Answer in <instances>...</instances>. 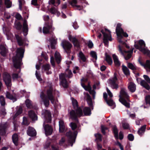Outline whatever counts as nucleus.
I'll list each match as a JSON object with an SVG mask.
<instances>
[{
  "label": "nucleus",
  "mask_w": 150,
  "mask_h": 150,
  "mask_svg": "<svg viewBox=\"0 0 150 150\" xmlns=\"http://www.w3.org/2000/svg\"><path fill=\"white\" fill-rule=\"evenodd\" d=\"M53 89L52 86H50L46 90V95L43 92H42L40 97L44 105L46 107H48L50 104V100L52 104H54L55 99L53 94Z\"/></svg>",
  "instance_id": "obj_1"
},
{
  "label": "nucleus",
  "mask_w": 150,
  "mask_h": 150,
  "mask_svg": "<svg viewBox=\"0 0 150 150\" xmlns=\"http://www.w3.org/2000/svg\"><path fill=\"white\" fill-rule=\"evenodd\" d=\"M25 50L22 47L18 48L16 55L13 57L14 67L16 69H19V72L21 70V67L22 63V59L23 57Z\"/></svg>",
  "instance_id": "obj_2"
},
{
  "label": "nucleus",
  "mask_w": 150,
  "mask_h": 150,
  "mask_svg": "<svg viewBox=\"0 0 150 150\" xmlns=\"http://www.w3.org/2000/svg\"><path fill=\"white\" fill-rule=\"evenodd\" d=\"M136 42H135L134 46L136 49L139 50L144 54H146L150 57V51L145 49V43L143 40H139L138 44H136Z\"/></svg>",
  "instance_id": "obj_3"
},
{
  "label": "nucleus",
  "mask_w": 150,
  "mask_h": 150,
  "mask_svg": "<svg viewBox=\"0 0 150 150\" xmlns=\"http://www.w3.org/2000/svg\"><path fill=\"white\" fill-rule=\"evenodd\" d=\"M70 115L71 118L74 121L71 122L70 126L73 130H74L78 127L77 125L79 124V119L74 110H72L70 112Z\"/></svg>",
  "instance_id": "obj_4"
},
{
  "label": "nucleus",
  "mask_w": 150,
  "mask_h": 150,
  "mask_svg": "<svg viewBox=\"0 0 150 150\" xmlns=\"http://www.w3.org/2000/svg\"><path fill=\"white\" fill-rule=\"evenodd\" d=\"M78 134L77 131H74L73 132L69 131L66 133V134L68 138V142L69 145L72 146L74 143L75 141V140Z\"/></svg>",
  "instance_id": "obj_5"
},
{
  "label": "nucleus",
  "mask_w": 150,
  "mask_h": 150,
  "mask_svg": "<svg viewBox=\"0 0 150 150\" xmlns=\"http://www.w3.org/2000/svg\"><path fill=\"white\" fill-rule=\"evenodd\" d=\"M105 32H108L109 33V35L106 33L103 29L101 30V32L102 33L103 35V43L105 44V46L108 45V40L111 41L112 40V38L111 35L110 34V31L108 29L105 28Z\"/></svg>",
  "instance_id": "obj_6"
},
{
  "label": "nucleus",
  "mask_w": 150,
  "mask_h": 150,
  "mask_svg": "<svg viewBox=\"0 0 150 150\" xmlns=\"http://www.w3.org/2000/svg\"><path fill=\"white\" fill-rule=\"evenodd\" d=\"M3 79L7 88L11 85V75L8 73H4L3 75Z\"/></svg>",
  "instance_id": "obj_7"
},
{
  "label": "nucleus",
  "mask_w": 150,
  "mask_h": 150,
  "mask_svg": "<svg viewBox=\"0 0 150 150\" xmlns=\"http://www.w3.org/2000/svg\"><path fill=\"white\" fill-rule=\"evenodd\" d=\"M63 48L65 51L68 54L71 52V49L72 47V44L67 41H63L61 43Z\"/></svg>",
  "instance_id": "obj_8"
},
{
  "label": "nucleus",
  "mask_w": 150,
  "mask_h": 150,
  "mask_svg": "<svg viewBox=\"0 0 150 150\" xmlns=\"http://www.w3.org/2000/svg\"><path fill=\"white\" fill-rule=\"evenodd\" d=\"M59 78L60 81L61 85L64 88H67L69 85L67 81L65 78V76L64 74L62 73L59 75Z\"/></svg>",
  "instance_id": "obj_9"
},
{
  "label": "nucleus",
  "mask_w": 150,
  "mask_h": 150,
  "mask_svg": "<svg viewBox=\"0 0 150 150\" xmlns=\"http://www.w3.org/2000/svg\"><path fill=\"white\" fill-rule=\"evenodd\" d=\"M54 29V28H52V24L47 22L45 23V26L43 27V32L44 34H49L50 33V31H52Z\"/></svg>",
  "instance_id": "obj_10"
},
{
  "label": "nucleus",
  "mask_w": 150,
  "mask_h": 150,
  "mask_svg": "<svg viewBox=\"0 0 150 150\" xmlns=\"http://www.w3.org/2000/svg\"><path fill=\"white\" fill-rule=\"evenodd\" d=\"M117 80V74L114 73V77L112 79L110 80V83L111 85V87L113 89H117L118 88V85L116 83V81Z\"/></svg>",
  "instance_id": "obj_11"
},
{
  "label": "nucleus",
  "mask_w": 150,
  "mask_h": 150,
  "mask_svg": "<svg viewBox=\"0 0 150 150\" xmlns=\"http://www.w3.org/2000/svg\"><path fill=\"white\" fill-rule=\"evenodd\" d=\"M43 125L45 130V134L47 136L51 135L53 131V129L51 126L48 124L45 125V122L43 123Z\"/></svg>",
  "instance_id": "obj_12"
},
{
  "label": "nucleus",
  "mask_w": 150,
  "mask_h": 150,
  "mask_svg": "<svg viewBox=\"0 0 150 150\" xmlns=\"http://www.w3.org/2000/svg\"><path fill=\"white\" fill-rule=\"evenodd\" d=\"M59 132L60 133H65L66 131V126H65L64 121L60 120L59 122Z\"/></svg>",
  "instance_id": "obj_13"
},
{
  "label": "nucleus",
  "mask_w": 150,
  "mask_h": 150,
  "mask_svg": "<svg viewBox=\"0 0 150 150\" xmlns=\"http://www.w3.org/2000/svg\"><path fill=\"white\" fill-rule=\"evenodd\" d=\"M69 39L70 41L72 42L74 47H77L78 49L80 48L79 42L75 37H73L70 35H69Z\"/></svg>",
  "instance_id": "obj_14"
},
{
  "label": "nucleus",
  "mask_w": 150,
  "mask_h": 150,
  "mask_svg": "<svg viewBox=\"0 0 150 150\" xmlns=\"http://www.w3.org/2000/svg\"><path fill=\"white\" fill-rule=\"evenodd\" d=\"M44 117L47 122H51L52 116L50 111L48 110H45L44 112Z\"/></svg>",
  "instance_id": "obj_15"
},
{
  "label": "nucleus",
  "mask_w": 150,
  "mask_h": 150,
  "mask_svg": "<svg viewBox=\"0 0 150 150\" xmlns=\"http://www.w3.org/2000/svg\"><path fill=\"white\" fill-rule=\"evenodd\" d=\"M27 134L30 137H33L35 136L37 133L35 129L29 126L27 131Z\"/></svg>",
  "instance_id": "obj_16"
},
{
  "label": "nucleus",
  "mask_w": 150,
  "mask_h": 150,
  "mask_svg": "<svg viewBox=\"0 0 150 150\" xmlns=\"http://www.w3.org/2000/svg\"><path fill=\"white\" fill-rule=\"evenodd\" d=\"M121 37L119 36V35H117L118 42L119 43L122 44H126V42L123 41L122 39L123 38V37L126 38L128 37V34L126 32H125L123 30V32H121Z\"/></svg>",
  "instance_id": "obj_17"
},
{
  "label": "nucleus",
  "mask_w": 150,
  "mask_h": 150,
  "mask_svg": "<svg viewBox=\"0 0 150 150\" xmlns=\"http://www.w3.org/2000/svg\"><path fill=\"white\" fill-rule=\"evenodd\" d=\"M28 115L29 117L33 121L37 120V116L33 110H31L29 111L28 112Z\"/></svg>",
  "instance_id": "obj_18"
},
{
  "label": "nucleus",
  "mask_w": 150,
  "mask_h": 150,
  "mask_svg": "<svg viewBox=\"0 0 150 150\" xmlns=\"http://www.w3.org/2000/svg\"><path fill=\"white\" fill-rule=\"evenodd\" d=\"M119 97L120 98H125L127 99L129 98V96L125 91V89L121 88L120 92V95Z\"/></svg>",
  "instance_id": "obj_19"
},
{
  "label": "nucleus",
  "mask_w": 150,
  "mask_h": 150,
  "mask_svg": "<svg viewBox=\"0 0 150 150\" xmlns=\"http://www.w3.org/2000/svg\"><path fill=\"white\" fill-rule=\"evenodd\" d=\"M28 26L27 24V21L24 20L23 24V32L24 36H26L28 34Z\"/></svg>",
  "instance_id": "obj_20"
},
{
  "label": "nucleus",
  "mask_w": 150,
  "mask_h": 150,
  "mask_svg": "<svg viewBox=\"0 0 150 150\" xmlns=\"http://www.w3.org/2000/svg\"><path fill=\"white\" fill-rule=\"evenodd\" d=\"M8 51V49L3 45H0V53L2 56H5Z\"/></svg>",
  "instance_id": "obj_21"
},
{
  "label": "nucleus",
  "mask_w": 150,
  "mask_h": 150,
  "mask_svg": "<svg viewBox=\"0 0 150 150\" xmlns=\"http://www.w3.org/2000/svg\"><path fill=\"white\" fill-rule=\"evenodd\" d=\"M138 62L139 64L144 68H147L150 69V61L149 60H146V63L144 64L141 61L140 58H139L138 59Z\"/></svg>",
  "instance_id": "obj_22"
},
{
  "label": "nucleus",
  "mask_w": 150,
  "mask_h": 150,
  "mask_svg": "<svg viewBox=\"0 0 150 150\" xmlns=\"http://www.w3.org/2000/svg\"><path fill=\"white\" fill-rule=\"evenodd\" d=\"M121 24L120 23H118L117 24L116 28V33L117 35L121 37V32H123V29L121 28Z\"/></svg>",
  "instance_id": "obj_23"
},
{
  "label": "nucleus",
  "mask_w": 150,
  "mask_h": 150,
  "mask_svg": "<svg viewBox=\"0 0 150 150\" xmlns=\"http://www.w3.org/2000/svg\"><path fill=\"white\" fill-rule=\"evenodd\" d=\"M148 83L144 80H141L140 82V85L147 90H149L150 89V86Z\"/></svg>",
  "instance_id": "obj_24"
},
{
  "label": "nucleus",
  "mask_w": 150,
  "mask_h": 150,
  "mask_svg": "<svg viewBox=\"0 0 150 150\" xmlns=\"http://www.w3.org/2000/svg\"><path fill=\"white\" fill-rule=\"evenodd\" d=\"M78 57H79V61L80 63L81 62V60H82L83 62H86V58L85 56L81 51L79 52V54L78 55Z\"/></svg>",
  "instance_id": "obj_25"
},
{
  "label": "nucleus",
  "mask_w": 150,
  "mask_h": 150,
  "mask_svg": "<svg viewBox=\"0 0 150 150\" xmlns=\"http://www.w3.org/2000/svg\"><path fill=\"white\" fill-rule=\"evenodd\" d=\"M128 88L131 92L134 93L136 90V85L133 82H131L128 86Z\"/></svg>",
  "instance_id": "obj_26"
},
{
  "label": "nucleus",
  "mask_w": 150,
  "mask_h": 150,
  "mask_svg": "<svg viewBox=\"0 0 150 150\" xmlns=\"http://www.w3.org/2000/svg\"><path fill=\"white\" fill-rule=\"evenodd\" d=\"M91 108L88 107H84L83 110V112L85 116H89L91 113Z\"/></svg>",
  "instance_id": "obj_27"
},
{
  "label": "nucleus",
  "mask_w": 150,
  "mask_h": 150,
  "mask_svg": "<svg viewBox=\"0 0 150 150\" xmlns=\"http://www.w3.org/2000/svg\"><path fill=\"white\" fill-rule=\"evenodd\" d=\"M6 97L7 98L12 100L13 102H15L17 100L15 96H13L8 91L6 93Z\"/></svg>",
  "instance_id": "obj_28"
},
{
  "label": "nucleus",
  "mask_w": 150,
  "mask_h": 150,
  "mask_svg": "<svg viewBox=\"0 0 150 150\" xmlns=\"http://www.w3.org/2000/svg\"><path fill=\"white\" fill-rule=\"evenodd\" d=\"M88 105L92 110L93 109V106L92 102V99L90 95H88L87 96V97L86 99Z\"/></svg>",
  "instance_id": "obj_29"
},
{
  "label": "nucleus",
  "mask_w": 150,
  "mask_h": 150,
  "mask_svg": "<svg viewBox=\"0 0 150 150\" xmlns=\"http://www.w3.org/2000/svg\"><path fill=\"white\" fill-rule=\"evenodd\" d=\"M112 132L114 134V136L116 139H119L118 136V130L117 128L116 125H115L112 127Z\"/></svg>",
  "instance_id": "obj_30"
},
{
  "label": "nucleus",
  "mask_w": 150,
  "mask_h": 150,
  "mask_svg": "<svg viewBox=\"0 0 150 150\" xmlns=\"http://www.w3.org/2000/svg\"><path fill=\"white\" fill-rule=\"evenodd\" d=\"M146 127V125H144L143 126H142L137 131V133L140 136H142L144 134V132L145 131Z\"/></svg>",
  "instance_id": "obj_31"
},
{
  "label": "nucleus",
  "mask_w": 150,
  "mask_h": 150,
  "mask_svg": "<svg viewBox=\"0 0 150 150\" xmlns=\"http://www.w3.org/2000/svg\"><path fill=\"white\" fill-rule=\"evenodd\" d=\"M15 36L18 43L20 46H23V41L21 37L17 34H15Z\"/></svg>",
  "instance_id": "obj_32"
},
{
  "label": "nucleus",
  "mask_w": 150,
  "mask_h": 150,
  "mask_svg": "<svg viewBox=\"0 0 150 150\" xmlns=\"http://www.w3.org/2000/svg\"><path fill=\"white\" fill-rule=\"evenodd\" d=\"M114 62L116 66L119 67L120 65V63L118 60L117 57L114 54L112 55Z\"/></svg>",
  "instance_id": "obj_33"
},
{
  "label": "nucleus",
  "mask_w": 150,
  "mask_h": 150,
  "mask_svg": "<svg viewBox=\"0 0 150 150\" xmlns=\"http://www.w3.org/2000/svg\"><path fill=\"white\" fill-rule=\"evenodd\" d=\"M12 140L14 144L16 145H17L18 144V136L17 134L15 133L12 136Z\"/></svg>",
  "instance_id": "obj_34"
},
{
  "label": "nucleus",
  "mask_w": 150,
  "mask_h": 150,
  "mask_svg": "<svg viewBox=\"0 0 150 150\" xmlns=\"http://www.w3.org/2000/svg\"><path fill=\"white\" fill-rule=\"evenodd\" d=\"M119 101L122 104L127 108L130 107V104L127 102L124 98H120L119 100Z\"/></svg>",
  "instance_id": "obj_35"
},
{
  "label": "nucleus",
  "mask_w": 150,
  "mask_h": 150,
  "mask_svg": "<svg viewBox=\"0 0 150 150\" xmlns=\"http://www.w3.org/2000/svg\"><path fill=\"white\" fill-rule=\"evenodd\" d=\"M76 112H75L77 116L79 117L82 116L83 115V111L81 108L79 106L78 108H76Z\"/></svg>",
  "instance_id": "obj_36"
},
{
  "label": "nucleus",
  "mask_w": 150,
  "mask_h": 150,
  "mask_svg": "<svg viewBox=\"0 0 150 150\" xmlns=\"http://www.w3.org/2000/svg\"><path fill=\"white\" fill-rule=\"evenodd\" d=\"M122 70L124 74L126 76L130 75L129 70L125 66L122 65Z\"/></svg>",
  "instance_id": "obj_37"
},
{
  "label": "nucleus",
  "mask_w": 150,
  "mask_h": 150,
  "mask_svg": "<svg viewBox=\"0 0 150 150\" xmlns=\"http://www.w3.org/2000/svg\"><path fill=\"white\" fill-rule=\"evenodd\" d=\"M49 4H52L55 6H57L60 4V0H50L49 2Z\"/></svg>",
  "instance_id": "obj_38"
},
{
  "label": "nucleus",
  "mask_w": 150,
  "mask_h": 150,
  "mask_svg": "<svg viewBox=\"0 0 150 150\" xmlns=\"http://www.w3.org/2000/svg\"><path fill=\"white\" fill-rule=\"evenodd\" d=\"M23 111V109L21 106H20L17 110L16 112L13 117V119H15L18 115L21 114Z\"/></svg>",
  "instance_id": "obj_39"
},
{
  "label": "nucleus",
  "mask_w": 150,
  "mask_h": 150,
  "mask_svg": "<svg viewBox=\"0 0 150 150\" xmlns=\"http://www.w3.org/2000/svg\"><path fill=\"white\" fill-rule=\"evenodd\" d=\"M71 99L72 101V105L74 108L76 109V108H78L79 106L78 102L73 97H71Z\"/></svg>",
  "instance_id": "obj_40"
},
{
  "label": "nucleus",
  "mask_w": 150,
  "mask_h": 150,
  "mask_svg": "<svg viewBox=\"0 0 150 150\" xmlns=\"http://www.w3.org/2000/svg\"><path fill=\"white\" fill-rule=\"evenodd\" d=\"M6 127L5 125L0 126V135H4L6 134Z\"/></svg>",
  "instance_id": "obj_41"
},
{
  "label": "nucleus",
  "mask_w": 150,
  "mask_h": 150,
  "mask_svg": "<svg viewBox=\"0 0 150 150\" xmlns=\"http://www.w3.org/2000/svg\"><path fill=\"white\" fill-rule=\"evenodd\" d=\"M26 106L28 108L31 109L33 106L32 104V101L29 99H27L25 101Z\"/></svg>",
  "instance_id": "obj_42"
},
{
  "label": "nucleus",
  "mask_w": 150,
  "mask_h": 150,
  "mask_svg": "<svg viewBox=\"0 0 150 150\" xmlns=\"http://www.w3.org/2000/svg\"><path fill=\"white\" fill-rule=\"evenodd\" d=\"M40 0H32L31 1V4L36 6L37 8H40V5L39 3H40Z\"/></svg>",
  "instance_id": "obj_43"
},
{
  "label": "nucleus",
  "mask_w": 150,
  "mask_h": 150,
  "mask_svg": "<svg viewBox=\"0 0 150 150\" xmlns=\"http://www.w3.org/2000/svg\"><path fill=\"white\" fill-rule=\"evenodd\" d=\"M55 57L56 62L58 64H59L61 62V57L59 56V54L58 52H56L55 53Z\"/></svg>",
  "instance_id": "obj_44"
},
{
  "label": "nucleus",
  "mask_w": 150,
  "mask_h": 150,
  "mask_svg": "<svg viewBox=\"0 0 150 150\" xmlns=\"http://www.w3.org/2000/svg\"><path fill=\"white\" fill-rule=\"evenodd\" d=\"M107 104L110 106L113 107L114 108L115 106V103L112 99H110L106 102Z\"/></svg>",
  "instance_id": "obj_45"
},
{
  "label": "nucleus",
  "mask_w": 150,
  "mask_h": 150,
  "mask_svg": "<svg viewBox=\"0 0 150 150\" xmlns=\"http://www.w3.org/2000/svg\"><path fill=\"white\" fill-rule=\"evenodd\" d=\"M105 61L109 65H111L112 63V61L111 57L108 55L106 56Z\"/></svg>",
  "instance_id": "obj_46"
},
{
  "label": "nucleus",
  "mask_w": 150,
  "mask_h": 150,
  "mask_svg": "<svg viewBox=\"0 0 150 150\" xmlns=\"http://www.w3.org/2000/svg\"><path fill=\"white\" fill-rule=\"evenodd\" d=\"M0 103L2 106H4L6 104L5 98L2 95L0 96Z\"/></svg>",
  "instance_id": "obj_47"
},
{
  "label": "nucleus",
  "mask_w": 150,
  "mask_h": 150,
  "mask_svg": "<svg viewBox=\"0 0 150 150\" xmlns=\"http://www.w3.org/2000/svg\"><path fill=\"white\" fill-rule=\"evenodd\" d=\"M50 68V65L49 64L43 65L42 66V69L45 71H49Z\"/></svg>",
  "instance_id": "obj_48"
},
{
  "label": "nucleus",
  "mask_w": 150,
  "mask_h": 150,
  "mask_svg": "<svg viewBox=\"0 0 150 150\" xmlns=\"http://www.w3.org/2000/svg\"><path fill=\"white\" fill-rule=\"evenodd\" d=\"M132 51H127V52L128 53L126 56H125V58L126 60H128L131 58L132 57Z\"/></svg>",
  "instance_id": "obj_49"
},
{
  "label": "nucleus",
  "mask_w": 150,
  "mask_h": 150,
  "mask_svg": "<svg viewBox=\"0 0 150 150\" xmlns=\"http://www.w3.org/2000/svg\"><path fill=\"white\" fill-rule=\"evenodd\" d=\"M5 4L7 8H10L11 6L12 2L10 0H5Z\"/></svg>",
  "instance_id": "obj_50"
},
{
  "label": "nucleus",
  "mask_w": 150,
  "mask_h": 150,
  "mask_svg": "<svg viewBox=\"0 0 150 150\" xmlns=\"http://www.w3.org/2000/svg\"><path fill=\"white\" fill-rule=\"evenodd\" d=\"M100 84L99 82L98 81L94 83V85L93 86V88L94 90H96V88L98 89L100 88Z\"/></svg>",
  "instance_id": "obj_51"
},
{
  "label": "nucleus",
  "mask_w": 150,
  "mask_h": 150,
  "mask_svg": "<svg viewBox=\"0 0 150 150\" xmlns=\"http://www.w3.org/2000/svg\"><path fill=\"white\" fill-rule=\"evenodd\" d=\"M15 27L17 30H20L22 28V25L20 22H18L15 24Z\"/></svg>",
  "instance_id": "obj_52"
},
{
  "label": "nucleus",
  "mask_w": 150,
  "mask_h": 150,
  "mask_svg": "<svg viewBox=\"0 0 150 150\" xmlns=\"http://www.w3.org/2000/svg\"><path fill=\"white\" fill-rule=\"evenodd\" d=\"M127 66L130 69L132 70L133 71H134L135 67V65H134L133 64L131 63H128L127 64Z\"/></svg>",
  "instance_id": "obj_53"
},
{
  "label": "nucleus",
  "mask_w": 150,
  "mask_h": 150,
  "mask_svg": "<svg viewBox=\"0 0 150 150\" xmlns=\"http://www.w3.org/2000/svg\"><path fill=\"white\" fill-rule=\"evenodd\" d=\"M145 99L146 104L150 105V95L146 96L145 97Z\"/></svg>",
  "instance_id": "obj_54"
},
{
  "label": "nucleus",
  "mask_w": 150,
  "mask_h": 150,
  "mask_svg": "<svg viewBox=\"0 0 150 150\" xmlns=\"http://www.w3.org/2000/svg\"><path fill=\"white\" fill-rule=\"evenodd\" d=\"M68 3L72 6L74 7V5H76L77 3V0H71V1H69Z\"/></svg>",
  "instance_id": "obj_55"
},
{
  "label": "nucleus",
  "mask_w": 150,
  "mask_h": 150,
  "mask_svg": "<svg viewBox=\"0 0 150 150\" xmlns=\"http://www.w3.org/2000/svg\"><path fill=\"white\" fill-rule=\"evenodd\" d=\"M122 126L125 129H128L129 128V125L127 123H122Z\"/></svg>",
  "instance_id": "obj_56"
},
{
  "label": "nucleus",
  "mask_w": 150,
  "mask_h": 150,
  "mask_svg": "<svg viewBox=\"0 0 150 150\" xmlns=\"http://www.w3.org/2000/svg\"><path fill=\"white\" fill-rule=\"evenodd\" d=\"M22 123L23 125H28L29 124V122L26 117H23Z\"/></svg>",
  "instance_id": "obj_57"
},
{
  "label": "nucleus",
  "mask_w": 150,
  "mask_h": 150,
  "mask_svg": "<svg viewBox=\"0 0 150 150\" xmlns=\"http://www.w3.org/2000/svg\"><path fill=\"white\" fill-rule=\"evenodd\" d=\"M101 128L102 133L103 135H105L106 134L105 130H107L108 129V128L103 125H101Z\"/></svg>",
  "instance_id": "obj_58"
},
{
  "label": "nucleus",
  "mask_w": 150,
  "mask_h": 150,
  "mask_svg": "<svg viewBox=\"0 0 150 150\" xmlns=\"http://www.w3.org/2000/svg\"><path fill=\"white\" fill-rule=\"evenodd\" d=\"M127 138L129 141H132L134 140V137L132 134H130L128 135Z\"/></svg>",
  "instance_id": "obj_59"
},
{
  "label": "nucleus",
  "mask_w": 150,
  "mask_h": 150,
  "mask_svg": "<svg viewBox=\"0 0 150 150\" xmlns=\"http://www.w3.org/2000/svg\"><path fill=\"white\" fill-rule=\"evenodd\" d=\"M91 56L95 59L96 60L97 59V57L96 53L95 52L92 51L91 52Z\"/></svg>",
  "instance_id": "obj_60"
},
{
  "label": "nucleus",
  "mask_w": 150,
  "mask_h": 150,
  "mask_svg": "<svg viewBox=\"0 0 150 150\" xmlns=\"http://www.w3.org/2000/svg\"><path fill=\"white\" fill-rule=\"evenodd\" d=\"M143 77L144 78L145 81L149 83H150V78L148 76L146 75H143Z\"/></svg>",
  "instance_id": "obj_61"
},
{
  "label": "nucleus",
  "mask_w": 150,
  "mask_h": 150,
  "mask_svg": "<svg viewBox=\"0 0 150 150\" xmlns=\"http://www.w3.org/2000/svg\"><path fill=\"white\" fill-rule=\"evenodd\" d=\"M24 17L27 18H28L29 16V11L26 9L25 11H23Z\"/></svg>",
  "instance_id": "obj_62"
},
{
  "label": "nucleus",
  "mask_w": 150,
  "mask_h": 150,
  "mask_svg": "<svg viewBox=\"0 0 150 150\" xmlns=\"http://www.w3.org/2000/svg\"><path fill=\"white\" fill-rule=\"evenodd\" d=\"M15 17L18 20H20L23 19L21 15L18 13H16L15 15Z\"/></svg>",
  "instance_id": "obj_63"
},
{
  "label": "nucleus",
  "mask_w": 150,
  "mask_h": 150,
  "mask_svg": "<svg viewBox=\"0 0 150 150\" xmlns=\"http://www.w3.org/2000/svg\"><path fill=\"white\" fill-rule=\"evenodd\" d=\"M50 13L52 14H55L57 12V10L54 7H52L49 10Z\"/></svg>",
  "instance_id": "obj_64"
}]
</instances>
